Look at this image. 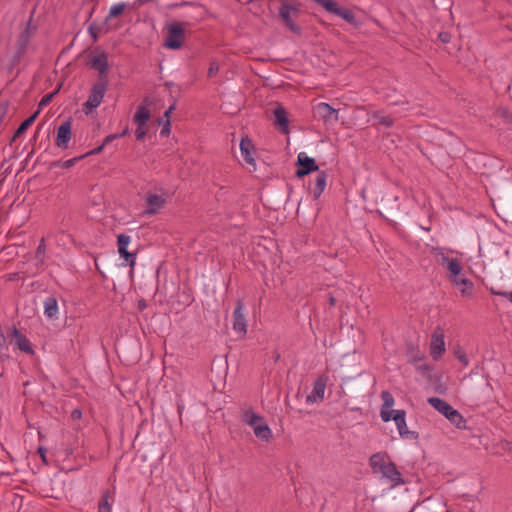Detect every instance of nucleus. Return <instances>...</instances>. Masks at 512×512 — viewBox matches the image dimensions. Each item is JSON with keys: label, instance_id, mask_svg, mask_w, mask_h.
Wrapping results in <instances>:
<instances>
[{"label": "nucleus", "instance_id": "nucleus-53", "mask_svg": "<svg viewBox=\"0 0 512 512\" xmlns=\"http://www.w3.org/2000/svg\"><path fill=\"white\" fill-rule=\"evenodd\" d=\"M128 134H129V128L126 127L121 133H117L116 135H117L118 138H121V137H124V136H126Z\"/></svg>", "mask_w": 512, "mask_h": 512}, {"label": "nucleus", "instance_id": "nucleus-24", "mask_svg": "<svg viewBox=\"0 0 512 512\" xmlns=\"http://www.w3.org/2000/svg\"><path fill=\"white\" fill-rule=\"evenodd\" d=\"M416 369L420 374L425 376L428 381L434 382V384L440 382V378H438L436 375L432 376L431 372L433 369L428 364L424 363L422 359H419L416 362Z\"/></svg>", "mask_w": 512, "mask_h": 512}, {"label": "nucleus", "instance_id": "nucleus-29", "mask_svg": "<svg viewBox=\"0 0 512 512\" xmlns=\"http://www.w3.org/2000/svg\"><path fill=\"white\" fill-rule=\"evenodd\" d=\"M372 118L377 121V125H382L386 128H391L394 125V119L390 115H383L381 111L373 112Z\"/></svg>", "mask_w": 512, "mask_h": 512}, {"label": "nucleus", "instance_id": "nucleus-15", "mask_svg": "<svg viewBox=\"0 0 512 512\" xmlns=\"http://www.w3.org/2000/svg\"><path fill=\"white\" fill-rule=\"evenodd\" d=\"M381 474L391 482L392 487L405 484L402 474L397 469L395 463L390 460Z\"/></svg>", "mask_w": 512, "mask_h": 512}, {"label": "nucleus", "instance_id": "nucleus-48", "mask_svg": "<svg viewBox=\"0 0 512 512\" xmlns=\"http://www.w3.org/2000/svg\"><path fill=\"white\" fill-rule=\"evenodd\" d=\"M115 139H118L117 135L116 134H110V135L106 136V138L103 141V144L106 146L107 144H109L110 142H112Z\"/></svg>", "mask_w": 512, "mask_h": 512}, {"label": "nucleus", "instance_id": "nucleus-34", "mask_svg": "<svg viewBox=\"0 0 512 512\" xmlns=\"http://www.w3.org/2000/svg\"><path fill=\"white\" fill-rule=\"evenodd\" d=\"M455 357L461 362L463 366H467L469 363L468 357L465 351L459 345L454 348Z\"/></svg>", "mask_w": 512, "mask_h": 512}, {"label": "nucleus", "instance_id": "nucleus-49", "mask_svg": "<svg viewBox=\"0 0 512 512\" xmlns=\"http://www.w3.org/2000/svg\"><path fill=\"white\" fill-rule=\"evenodd\" d=\"M46 452H47L46 448H44V447H42V446H40V447L38 448V453H39V455L41 456L42 460H43L45 463L47 462V460H46Z\"/></svg>", "mask_w": 512, "mask_h": 512}, {"label": "nucleus", "instance_id": "nucleus-32", "mask_svg": "<svg viewBox=\"0 0 512 512\" xmlns=\"http://www.w3.org/2000/svg\"><path fill=\"white\" fill-rule=\"evenodd\" d=\"M62 87V84H59L58 87L51 93L45 95L38 104V110L42 109L43 107L47 106L53 98L59 93L60 89Z\"/></svg>", "mask_w": 512, "mask_h": 512}, {"label": "nucleus", "instance_id": "nucleus-47", "mask_svg": "<svg viewBox=\"0 0 512 512\" xmlns=\"http://www.w3.org/2000/svg\"><path fill=\"white\" fill-rule=\"evenodd\" d=\"M461 277H464V275H462V274L460 273V274H459V276H457V277L449 276V279L451 280V282H452L455 286H460V280H461Z\"/></svg>", "mask_w": 512, "mask_h": 512}, {"label": "nucleus", "instance_id": "nucleus-17", "mask_svg": "<svg viewBox=\"0 0 512 512\" xmlns=\"http://www.w3.org/2000/svg\"><path fill=\"white\" fill-rule=\"evenodd\" d=\"M91 68L97 70L99 72V80H102V77L104 79L107 78V70L109 67L108 64V57L105 52H102L96 56H94L90 61Z\"/></svg>", "mask_w": 512, "mask_h": 512}, {"label": "nucleus", "instance_id": "nucleus-42", "mask_svg": "<svg viewBox=\"0 0 512 512\" xmlns=\"http://www.w3.org/2000/svg\"><path fill=\"white\" fill-rule=\"evenodd\" d=\"M84 158V156H80V157H75V158H72V159H69V160H66L64 162L61 163V167L64 168V169H69L71 168L72 166H74V164L80 160Z\"/></svg>", "mask_w": 512, "mask_h": 512}, {"label": "nucleus", "instance_id": "nucleus-38", "mask_svg": "<svg viewBox=\"0 0 512 512\" xmlns=\"http://www.w3.org/2000/svg\"><path fill=\"white\" fill-rule=\"evenodd\" d=\"M395 410H389L388 408H382L380 415L384 422H388L394 417Z\"/></svg>", "mask_w": 512, "mask_h": 512}, {"label": "nucleus", "instance_id": "nucleus-8", "mask_svg": "<svg viewBox=\"0 0 512 512\" xmlns=\"http://www.w3.org/2000/svg\"><path fill=\"white\" fill-rule=\"evenodd\" d=\"M444 338V329L437 326L431 335L430 342V355L434 360H439L446 351Z\"/></svg>", "mask_w": 512, "mask_h": 512}, {"label": "nucleus", "instance_id": "nucleus-2", "mask_svg": "<svg viewBox=\"0 0 512 512\" xmlns=\"http://www.w3.org/2000/svg\"><path fill=\"white\" fill-rule=\"evenodd\" d=\"M36 28L32 27L31 20L28 21L25 29L19 34L17 41H16V50L14 55L11 58V66L15 67L17 66L23 56L27 53L31 38L35 32Z\"/></svg>", "mask_w": 512, "mask_h": 512}, {"label": "nucleus", "instance_id": "nucleus-26", "mask_svg": "<svg viewBox=\"0 0 512 512\" xmlns=\"http://www.w3.org/2000/svg\"><path fill=\"white\" fill-rule=\"evenodd\" d=\"M150 116V111L145 106L140 105L133 117V122L136 126L147 124Z\"/></svg>", "mask_w": 512, "mask_h": 512}, {"label": "nucleus", "instance_id": "nucleus-16", "mask_svg": "<svg viewBox=\"0 0 512 512\" xmlns=\"http://www.w3.org/2000/svg\"><path fill=\"white\" fill-rule=\"evenodd\" d=\"M274 125L278 128L279 131H281L284 134H287L289 132V119L287 115V111L284 108L283 105L278 104L274 111Z\"/></svg>", "mask_w": 512, "mask_h": 512}, {"label": "nucleus", "instance_id": "nucleus-25", "mask_svg": "<svg viewBox=\"0 0 512 512\" xmlns=\"http://www.w3.org/2000/svg\"><path fill=\"white\" fill-rule=\"evenodd\" d=\"M58 313L57 299L49 296L44 301V314L48 318H54Z\"/></svg>", "mask_w": 512, "mask_h": 512}, {"label": "nucleus", "instance_id": "nucleus-4", "mask_svg": "<svg viewBox=\"0 0 512 512\" xmlns=\"http://www.w3.org/2000/svg\"><path fill=\"white\" fill-rule=\"evenodd\" d=\"M313 115L322 120L326 128L333 127L339 121V110L325 102H320L313 107Z\"/></svg>", "mask_w": 512, "mask_h": 512}, {"label": "nucleus", "instance_id": "nucleus-11", "mask_svg": "<svg viewBox=\"0 0 512 512\" xmlns=\"http://www.w3.org/2000/svg\"><path fill=\"white\" fill-rule=\"evenodd\" d=\"M244 303L242 299L237 300L233 312V329L238 334L244 336L247 333V322L243 313Z\"/></svg>", "mask_w": 512, "mask_h": 512}, {"label": "nucleus", "instance_id": "nucleus-30", "mask_svg": "<svg viewBox=\"0 0 512 512\" xmlns=\"http://www.w3.org/2000/svg\"><path fill=\"white\" fill-rule=\"evenodd\" d=\"M39 115V110L34 112L31 116L25 119L15 131V136H21L36 120Z\"/></svg>", "mask_w": 512, "mask_h": 512}, {"label": "nucleus", "instance_id": "nucleus-45", "mask_svg": "<svg viewBox=\"0 0 512 512\" xmlns=\"http://www.w3.org/2000/svg\"><path fill=\"white\" fill-rule=\"evenodd\" d=\"M104 144L102 143L100 146L94 148L93 150H91L90 152H87L85 155H83L84 157L86 156H89V155H96V154H99L102 152L103 148H104Z\"/></svg>", "mask_w": 512, "mask_h": 512}, {"label": "nucleus", "instance_id": "nucleus-51", "mask_svg": "<svg viewBox=\"0 0 512 512\" xmlns=\"http://www.w3.org/2000/svg\"><path fill=\"white\" fill-rule=\"evenodd\" d=\"M175 108V103H173L164 113V117L167 118V120H169V117H170V114L171 112L174 110Z\"/></svg>", "mask_w": 512, "mask_h": 512}, {"label": "nucleus", "instance_id": "nucleus-27", "mask_svg": "<svg viewBox=\"0 0 512 512\" xmlns=\"http://www.w3.org/2000/svg\"><path fill=\"white\" fill-rule=\"evenodd\" d=\"M241 420L247 425L253 426L254 424H257L259 421H262L263 417L260 416L259 414H256L252 408H248L242 411Z\"/></svg>", "mask_w": 512, "mask_h": 512}, {"label": "nucleus", "instance_id": "nucleus-23", "mask_svg": "<svg viewBox=\"0 0 512 512\" xmlns=\"http://www.w3.org/2000/svg\"><path fill=\"white\" fill-rule=\"evenodd\" d=\"M326 386H313L310 393H305V400L308 404L318 403L323 401Z\"/></svg>", "mask_w": 512, "mask_h": 512}, {"label": "nucleus", "instance_id": "nucleus-54", "mask_svg": "<svg viewBox=\"0 0 512 512\" xmlns=\"http://www.w3.org/2000/svg\"><path fill=\"white\" fill-rule=\"evenodd\" d=\"M446 388L447 386H442V385H439V386H436V392L438 393H444L446 391Z\"/></svg>", "mask_w": 512, "mask_h": 512}, {"label": "nucleus", "instance_id": "nucleus-39", "mask_svg": "<svg viewBox=\"0 0 512 512\" xmlns=\"http://www.w3.org/2000/svg\"><path fill=\"white\" fill-rule=\"evenodd\" d=\"M400 436L403 439L416 440V439H418L419 434L416 431H410L407 429L402 434H400Z\"/></svg>", "mask_w": 512, "mask_h": 512}, {"label": "nucleus", "instance_id": "nucleus-19", "mask_svg": "<svg viewBox=\"0 0 512 512\" xmlns=\"http://www.w3.org/2000/svg\"><path fill=\"white\" fill-rule=\"evenodd\" d=\"M114 495V490L105 489L102 491L101 498L98 503V512H111Z\"/></svg>", "mask_w": 512, "mask_h": 512}, {"label": "nucleus", "instance_id": "nucleus-63", "mask_svg": "<svg viewBox=\"0 0 512 512\" xmlns=\"http://www.w3.org/2000/svg\"><path fill=\"white\" fill-rule=\"evenodd\" d=\"M18 137H19V136H15V133H14V134H13V136H12V138H11V142H10V143L14 142Z\"/></svg>", "mask_w": 512, "mask_h": 512}, {"label": "nucleus", "instance_id": "nucleus-14", "mask_svg": "<svg viewBox=\"0 0 512 512\" xmlns=\"http://www.w3.org/2000/svg\"><path fill=\"white\" fill-rule=\"evenodd\" d=\"M71 125H72V120H71V118H69L59 126V128L57 130L56 140H55V144L59 148H62V149L68 148V143L72 136Z\"/></svg>", "mask_w": 512, "mask_h": 512}, {"label": "nucleus", "instance_id": "nucleus-1", "mask_svg": "<svg viewBox=\"0 0 512 512\" xmlns=\"http://www.w3.org/2000/svg\"><path fill=\"white\" fill-rule=\"evenodd\" d=\"M428 403L439 413L444 415L458 429H467L466 419L449 403L438 397L428 398Z\"/></svg>", "mask_w": 512, "mask_h": 512}, {"label": "nucleus", "instance_id": "nucleus-46", "mask_svg": "<svg viewBox=\"0 0 512 512\" xmlns=\"http://www.w3.org/2000/svg\"><path fill=\"white\" fill-rule=\"evenodd\" d=\"M81 417H82V411L79 408H76L71 412V418L73 420H79V419H81Z\"/></svg>", "mask_w": 512, "mask_h": 512}, {"label": "nucleus", "instance_id": "nucleus-31", "mask_svg": "<svg viewBox=\"0 0 512 512\" xmlns=\"http://www.w3.org/2000/svg\"><path fill=\"white\" fill-rule=\"evenodd\" d=\"M460 286L462 287L460 291L463 296H471L472 295L474 285L471 280H469L466 277H461Z\"/></svg>", "mask_w": 512, "mask_h": 512}, {"label": "nucleus", "instance_id": "nucleus-57", "mask_svg": "<svg viewBox=\"0 0 512 512\" xmlns=\"http://www.w3.org/2000/svg\"><path fill=\"white\" fill-rule=\"evenodd\" d=\"M404 104H408V101L402 100V101H397V102L392 103V105H404Z\"/></svg>", "mask_w": 512, "mask_h": 512}, {"label": "nucleus", "instance_id": "nucleus-6", "mask_svg": "<svg viewBox=\"0 0 512 512\" xmlns=\"http://www.w3.org/2000/svg\"><path fill=\"white\" fill-rule=\"evenodd\" d=\"M299 9L296 6L283 3L279 8V16L285 25L294 33L300 34L301 28L295 23L294 19L299 16Z\"/></svg>", "mask_w": 512, "mask_h": 512}, {"label": "nucleus", "instance_id": "nucleus-52", "mask_svg": "<svg viewBox=\"0 0 512 512\" xmlns=\"http://www.w3.org/2000/svg\"><path fill=\"white\" fill-rule=\"evenodd\" d=\"M146 307H147V304H146L145 300L138 301V309L140 311L144 310Z\"/></svg>", "mask_w": 512, "mask_h": 512}, {"label": "nucleus", "instance_id": "nucleus-44", "mask_svg": "<svg viewBox=\"0 0 512 512\" xmlns=\"http://www.w3.org/2000/svg\"><path fill=\"white\" fill-rule=\"evenodd\" d=\"M438 39L442 42V43H449L450 40H451V34L448 33V32H440L438 34Z\"/></svg>", "mask_w": 512, "mask_h": 512}, {"label": "nucleus", "instance_id": "nucleus-10", "mask_svg": "<svg viewBox=\"0 0 512 512\" xmlns=\"http://www.w3.org/2000/svg\"><path fill=\"white\" fill-rule=\"evenodd\" d=\"M168 193L163 191L162 194L147 193L145 202L146 208L144 210L145 215L157 214L166 204Z\"/></svg>", "mask_w": 512, "mask_h": 512}, {"label": "nucleus", "instance_id": "nucleus-5", "mask_svg": "<svg viewBox=\"0 0 512 512\" xmlns=\"http://www.w3.org/2000/svg\"><path fill=\"white\" fill-rule=\"evenodd\" d=\"M432 254L435 256L439 265L445 267L449 271V276L457 277L462 271V266L458 259L449 258L442 248H433Z\"/></svg>", "mask_w": 512, "mask_h": 512}, {"label": "nucleus", "instance_id": "nucleus-36", "mask_svg": "<svg viewBox=\"0 0 512 512\" xmlns=\"http://www.w3.org/2000/svg\"><path fill=\"white\" fill-rule=\"evenodd\" d=\"M125 9H126L125 3H119L116 5H113L109 10L108 18L117 17V16L121 15Z\"/></svg>", "mask_w": 512, "mask_h": 512}, {"label": "nucleus", "instance_id": "nucleus-37", "mask_svg": "<svg viewBox=\"0 0 512 512\" xmlns=\"http://www.w3.org/2000/svg\"><path fill=\"white\" fill-rule=\"evenodd\" d=\"M147 134V124L137 126L135 130V138L137 141H142Z\"/></svg>", "mask_w": 512, "mask_h": 512}, {"label": "nucleus", "instance_id": "nucleus-7", "mask_svg": "<svg viewBox=\"0 0 512 512\" xmlns=\"http://www.w3.org/2000/svg\"><path fill=\"white\" fill-rule=\"evenodd\" d=\"M185 38V32L182 23H173L169 25L168 33L165 38V46L170 49L181 48Z\"/></svg>", "mask_w": 512, "mask_h": 512}, {"label": "nucleus", "instance_id": "nucleus-61", "mask_svg": "<svg viewBox=\"0 0 512 512\" xmlns=\"http://www.w3.org/2000/svg\"><path fill=\"white\" fill-rule=\"evenodd\" d=\"M315 385H318V384H324L323 383V378L322 377H319L315 382H314Z\"/></svg>", "mask_w": 512, "mask_h": 512}, {"label": "nucleus", "instance_id": "nucleus-28", "mask_svg": "<svg viewBox=\"0 0 512 512\" xmlns=\"http://www.w3.org/2000/svg\"><path fill=\"white\" fill-rule=\"evenodd\" d=\"M406 412L404 410H395L393 420L397 426L399 434L407 430L406 425Z\"/></svg>", "mask_w": 512, "mask_h": 512}, {"label": "nucleus", "instance_id": "nucleus-12", "mask_svg": "<svg viewBox=\"0 0 512 512\" xmlns=\"http://www.w3.org/2000/svg\"><path fill=\"white\" fill-rule=\"evenodd\" d=\"M11 343H13L20 351L27 354H34V350L29 339L22 334L15 326L8 333Z\"/></svg>", "mask_w": 512, "mask_h": 512}, {"label": "nucleus", "instance_id": "nucleus-64", "mask_svg": "<svg viewBox=\"0 0 512 512\" xmlns=\"http://www.w3.org/2000/svg\"><path fill=\"white\" fill-rule=\"evenodd\" d=\"M279 358H280V354L277 353L276 356H275V361H278Z\"/></svg>", "mask_w": 512, "mask_h": 512}, {"label": "nucleus", "instance_id": "nucleus-18", "mask_svg": "<svg viewBox=\"0 0 512 512\" xmlns=\"http://www.w3.org/2000/svg\"><path fill=\"white\" fill-rule=\"evenodd\" d=\"M389 462V456L385 452L373 454L369 459V464L374 472H382Z\"/></svg>", "mask_w": 512, "mask_h": 512}, {"label": "nucleus", "instance_id": "nucleus-33", "mask_svg": "<svg viewBox=\"0 0 512 512\" xmlns=\"http://www.w3.org/2000/svg\"><path fill=\"white\" fill-rule=\"evenodd\" d=\"M45 252H46V244L45 239L41 238L39 245L35 252V258L38 260V262L42 265L44 264L45 259Z\"/></svg>", "mask_w": 512, "mask_h": 512}, {"label": "nucleus", "instance_id": "nucleus-50", "mask_svg": "<svg viewBox=\"0 0 512 512\" xmlns=\"http://www.w3.org/2000/svg\"><path fill=\"white\" fill-rule=\"evenodd\" d=\"M169 127H170V120H167L166 124L164 125V127L161 130V135H168L170 132Z\"/></svg>", "mask_w": 512, "mask_h": 512}, {"label": "nucleus", "instance_id": "nucleus-41", "mask_svg": "<svg viewBox=\"0 0 512 512\" xmlns=\"http://www.w3.org/2000/svg\"><path fill=\"white\" fill-rule=\"evenodd\" d=\"M88 31L91 37L93 38V41H97L100 28L97 27L95 24H90V26L88 27Z\"/></svg>", "mask_w": 512, "mask_h": 512}, {"label": "nucleus", "instance_id": "nucleus-58", "mask_svg": "<svg viewBox=\"0 0 512 512\" xmlns=\"http://www.w3.org/2000/svg\"><path fill=\"white\" fill-rule=\"evenodd\" d=\"M293 388H294V386L291 387V391H293ZM295 388L297 390L296 391V396L299 397L300 396L301 386H295Z\"/></svg>", "mask_w": 512, "mask_h": 512}, {"label": "nucleus", "instance_id": "nucleus-20", "mask_svg": "<svg viewBox=\"0 0 512 512\" xmlns=\"http://www.w3.org/2000/svg\"><path fill=\"white\" fill-rule=\"evenodd\" d=\"M240 150H241V154H242L244 160L248 164L254 166L255 160L252 156V153L255 151V148H254L252 141L248 137L242 138V140L240 142Z\"/></svg>", "mask_w": 512, "mask_h": 512}, {"label": "nucleus", "instance_id": "nucleus-3", "mask_svg": "<svg viewBox=\"0 0 512 512\" xmlns=\"http://www.w3.org/2000/svg\"><path fill=\"white\" fill-rule=\"evenodd\" d=\"M107 86L108 79L104 77L92 86L88 100L83 104L85 114L91 113L102 103Z\"/></svg>", "mask_w": 512, "mask_h": 512}, {"label": "nucleus", "instance_id": "nucleus-56", "mask_svg": "<svg viewBox=\"0 0 512 512\" xmlns=\"http://www.w3.org/2000/svg\"><path fill=\"white\" fill-rule=\"evenodd\" d=\"M502 115H503V117H505L509 121H512V116L509 114L508 111H504Z\"/></svg>", "mask_w": 512, "mask_h": 512}, {"label": "nucleus", "instance_id": "nucleus-22", "mask_svg": "<svg viewBox=\"0 0 512 512\" xmlns=\"http://www.w3.org/2000/svg\"><path fill=\"white\" fill-rule=\"evenodd\" d=\"M254 434L257 438L268 442L272 437V432L270 427L265 423L264 419L259 421L257 424L253 426Z\"/></svg>", "mask_w": 512, "mask_h": 512}, {"label": "nucleus", "instance_id": "nucleus-55", "mask_svg": "<svg viewBox=\"0 0 512 512\" xmlns=\"http://www.w3.org/2000/svg\"><path fill=\"white\" fill-rule=\"evenodd\" d=\"M328 301H329L330 306H335V305H336V299H335V297H334L333 295H331V294L329 295V299H328Z\"/></svg>", "mask_w": 512, "mask_h": 512}, {"label": "nucleus", "instance_id": "nucleus-43", "mask_svg": "<svg viewBox=\"0 0 512 512\" xmlns=\"http://www.w3.org/2000/svg\"><path fill=\"white\" fill-rule=\"evenodd\" d=\"M490 291L493 295H499V296L505 297L512 302V292H500V291L494 290L493 288H491Z\"/></svg>", "mask_w": 512, "mask_h": 512}, {"label": "nucleus", "instance_id": "nucleus-9", "mask_svg": "<svg viewBox=\"0 0 512 512\" xmlns=\"http://www.w3.org/2000/svg\"><path fill=\"white\" fill-rule=\"evenodd\" d=\"M296 166L297 170L295 172V176L297 178H303L304 176L319 170L315 159L307 156L304 152L298 154Z\"/></svg>", "mask_w": 512, "mask_h": 512}, {"label": "nucleus", "instance_id": "nucleus-60", "mask_svg": "<svg viewBox=\"0 0 512 512\" xmlns=\"http://www.w3.org/2000/svg\"><path fill=\"white\" fill-rule=\"evenodd\" d=\"M506 446V449L512 453V442H507Z\"/></svg>", "mask_w": 512, "mask_h": 512}, {"label": "nucleus", "instance_id": "nucleus-13", "mask_svg": "<svg viewBox=\"0 0 512 512\" xmlns=\"http://www.w3.org/2000/svg\"><path fill=\"white\" fill-rule=\"evenodd\" d=\"M130 240V236L126 234H119L117 236L118 252L121 258H123L126 261V264L133 268L136 263V254L130 253L127 250V246L129 245Z\"/></svg>", "mask_w": 512, "mask_h": 512}, {"label": "nucleus", "instance_id": "nucleus-35", "mask_svg": "<svg viewBox=\"0 0 512 512\" xmlns=\"http://www.w3.org/2000/svg\"><path fill=\"white\" fill-rule=\"evenodd\" d=\"M381 398L383 400L382 408L390 409L394 405L393 395L389 391H382Z\"/></svg>", "mask_w": 512, "mask_h": 512}, {"label": "nucleus", "instance_id": "nucleus-21", "mask_svg": "<svg viewBox=\"0 0 512 512\" xmlns=\"http://www.w3.org/2000/svg\"><path fill=\"white\" fill-rule=\"evenodd\" d=\"M327 177L328 176L325 171H321L317 174L314 185L310 187V191L313 194L314 199H318L323 193L326 187Z\"/></svg>", "mask_w": 512, "mask_h": 512}, {"label": "nucleus", "instance_id": "nucleus-40", "mask_svg": "<svg viewBox=\"0 0 512 512\" xmlns=\"http://www.w3.org/2000/svg\"><path fill=\"white\" fill-rule=\"evenodd\" d=\"M219 71V65L216 61H212L210 63V67L208 69V77L212 78L214 77Z\"/></svg>", "mask_w": 512, "mask_h": 512}, {"label": "nucleus", "instance_id": "nucleus-62", "mask_svg": "<svg viewBox=\"0 0 512 512\" xmlns=\"http://www.w3.org/2000/svg\"><path fill=\"white\" fill-rule=\"evenodd\" d=\"M165 86L167 88H171L172 86H174V83L173 82H165Z\"/></svg>", "mask_w": 512, "mask_h": 512}, {"label": "nucleus", "instance_id": "nucleus-59", "mask_svg": "<svg viewBox=\"0 0 512 512\" xmlns=\"http://www.w3.org/2000/svg\"><path fill=\"white\" fill-rule=\"evenodd\" d=\"M436 2H439V3L444 2L443 3L444 5H448L450 1L449 0H433L434 5H436Z\"/></svg>", "mask_w": 512, "mask_h": 512}]
</instances>
